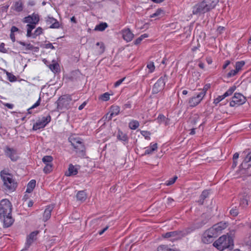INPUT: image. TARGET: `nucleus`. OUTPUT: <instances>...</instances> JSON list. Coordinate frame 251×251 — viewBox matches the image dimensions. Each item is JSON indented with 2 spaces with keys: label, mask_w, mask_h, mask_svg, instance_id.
I'll return each mask as SVG.
<instances>
[{
  "label": "nucleus",
  "mask_w": 251,
  "mask_h": 251,
  "mask_svg": "<svg viewBox=\"0 0 251 251\" xmlns=\"http://www.w3.org/2000/svg\"><path fill=\"white\" fill-rule=\"evenodd\" d=\"M218 0H204L193 7V14H204L215 8L218 3Z\"/></svg>",
  "instance_id": "obj_1"
},
{
  "label": "nucleus",
  "mask_w": 251,
  "mask_h": 251,
  "mask_svg": "<svg viewBox=\"0 0 251 251\" xmlns=\"http://www.w3.org/2000/svg\"><path fill=\"white\" fill-rule=\"evenodd\" d=\"M213 245L220 251L226 249L232 250L234 246L233 239L231 236L224 235L215 241Z\"/></svg>",
  "instance_id": "obj_2"
},
{
  "label": "nucleus",
  "mask_w": 251,
  "mask_h": 251,
  "mask_svg": "<svg viewBox=\"0 0 251 251\" xmlns=\"http://www.w3.org/2000/svg\"><path fill=\"white\" fill-rule=\"evenodd\" d=\"M0 177L3 181L4 186L8 190L14 191L16 189L17 183L13 179L11 174L7 173L6 171L3 170L0 172Z\"/></svg>",
  "instance_id": "obj_3"
},
{
  "label": "nucleus",
  "mask_w": 251,
  "mask_h": 251,
  "mask_svg": "<svg viewBox=\"0 0 251 251\" xmlns=\"http://www.w3.org/2000/svg\"><path fill=\"white\" fill-rule=\"evenodd\" d=\"M12 212V205L9 201L3 199L0 202V219Z\"/></svg>",
  "instance_id": "obj_4"
},
{
  "label": "nucleus",
  "mask_w": 251,
  "mask_h": 251,
  "mask_svg": "<svg viewBox=\"0 0 251 251\" xmlns=\"http://www.w3.org/2000/svg\"><path fill=\"white\" fill-rule=\"evenodd\" d=\"M72 100V98L71 95H66L61 96L57 101V108L58 109L68 108Z\"/></svg>",
  "instance_id": "obj_5"
},
{
  "label": "nucleus",
  "mask_w": 251,
  "mask_h": 251,
  "mask_svg": "<svg viewBox=\"0 0 251 251\" xmlns=\"http://www.w3.org/2000/svg\"><path fill=\"white\" fill-rule=\"evenodd\" d=\"M245 65V62L244 61H240L236 62L235 65H234L235 69L230 70L229 72L226 73V77L227 78H229L236 75L239 72H240L243 70V68L244 67Z\"/></svg>",
  "instance_id": "obj_6"
},
{
  "label": "nucleus",
  "mask_w": 251,
  "mask_h": 251,
  "mask_svg": "<svg viewBox=\"0 0 251 251\" xmlns=\"http://www.w3.org/2000/svg\"><path fill=\"white\" fill-rule=\"evenodd\" d=\"M51 117L50 115L42 117L33 126V129L37 130L40 128H44L50 122Z\"/></svg>",
  "instance_id": "obj_7"
},
{
  "label": "nucleus",
  "mask_w": 251,
  "mask_h": 251,
  "mask_svg": "<svg viewBox=\"0 0 251 251\" xmlns=\"http://www.w3.org/2000/svg\"><path fill=\"white\" fill-rule=\"evenodd\" d=\"M245 101L246 98L243 95L240 93H235L229 104L230 106L234 107L243 104Z\"/></svg>",
  "instance_id": "obj_8"
},
{
  "label": "nucleus",
  "mask_w": 251,
  "mask_h": 251,
  "mask_svg": "<svg viewBox=\"0 0 251 251\" xmlns=\"http://www.w3.org/2000/svg\"><path fill=\"white\" fill-rule=\"evenodd\" d=\"M74 151L80 156L85 155V147L83 142H71Z\"/></svg>",
  "instance_id": "obj_9"
},
{
  "label": "nucleus",
  "mask_w": 251,
  "mask_h": 251,
  "mask_svg": "<svg viewBox=\"0 0 251 251\" xmlns=\"http://www.w3.org/2000/svg\"><path fill=\"white\" fill-rule=\"evenodd\" d=\"M217 236L216 233L214 231V229L210 228L207 230L203 237L202 240L204 243L208 244L212 242L213 238Z\"/></svg>",
  "instance_id": "obj_10"
},
{
  "label": "nucleus",
  "mask_w": 251,
  "mask_h": 251,
  "mask_svg": "<svg viewBox=\"0 0 251 251\" xmlns=\"http://www.w3.org/2000/svg\"><path fill=\"white\" fill-rule=\"evenodd\" d=\"M204 97V92L199 93L195 96L191 98L189 100V104L190 107H195L198 105Z\"/></svg>",
  "instance_id": "obj_11"
},
{
  "label": "nucleus",
  "mask_w": 251,
  "mask_h": 251,
  "mask_svg": "<svg viewBox=\"0 0 251 251\" xmlns=\"http://www.w3.org/2000/svg\"><path fill=\"white\" fill-rule=\"evenodd\" d=\"M4 152L5 155L9 157L12 161H16L19 158L17 151L16 149L7 146L5 147Z\"/></svg>",
  "instance_id": "obj_12"
},
{
  "label": "nucleus",
  "mask_w": 251,
  "mask_h": 251,
  "mask_svg": "<svg viewBox=\"0 0 251 251\" xmlns=\"http://www.w3.org/2000/svg\"><path fill=\"white\" fill-rule=\"evenodd\" d=\"M40 21V17L38 14L33 13L30 15L24 18L23 22L30 24L37 25Z\"/></svg>",
  "instance_id": "obj_13"
},
{
  "label": "nucleus",
  "mask_w": 251,
  "mask_h": 251,
  "mask_svg": "<svg viewBox=\"0 0 251 251\" xmlns=\"http://www.w3.org/2000/svg\"><path fill=\"white\" fill-rule=\"evenodd\" d=\"M165 85V82L164 79L159 78L153 85L152 92L154 94L157 93L164 88Z\"/></svg>",
  "instance_id": "obj_14"
},
{
  "label": "nucleus",
  "mask_w": 251,
  "mask_h": 251,
  "mask_svg": "<svg viewBox=\"0 0 251 251\" xmlns=\"http://www.w3.org/2000/svg\"><path fill=\"white\" fill-rule=\"evenodd\" d=\"M120 110V107L117 105L111 106L109 112L106 115V119L110 120L112 117L119 114Z\"/></svg>",
  "instance_id": "obj_15"
},
{
  "label": "nucleus",
  "mask_w": 251,
  "mask_h": 251,
  "mask_svg": "<svg viewBox=\"0 0 251 251\" xmlns=\"http://www.w3.org/2000/svg\"><path fill=\"white\" fill-rule=\"evenodd\" d=\"M46 22L50 28H58L59 27V22L56 19L52 17H48L46 18Z\"/></svg>",
  "instance_id": "obj_16"
},
{
  "label": "nucleus",
  "mask_w": 251,
  "mask_h": 251,
  "mask_svg": "<svg viewBox=\"0 0 251 251\" xmlns=\"http://www.w3.org/2000/svg\"><path fill=\"white\" fill-rule=\"evenodd\" d=\"M122 34L124 39L127 42L131 41L134 37V34L128 28L123 30Z\"/></svg>",
  "instance_id": "obj_17"
},
{
  "label": "nucleus",
  "mask_w": 251,
  "mask_h": 251,
  "mask_svg": "<svg viewBox=\"0 0 251 251\" xmlns=\"http://www.w3.org/2000/svg\"><path fill=\"white\" fill-rule=\"evenodd\" d=\"M158 148V144L156 142L151 143L149 146L145 148L144 154H149L156 151Z\"/></svg>",
  "instance_id": "obj_18"
},
{
  "label": "nucleus",
  "mask_w": 251,
  "mask_h": 251,
  "mask_svg": "<svg viewBox=\"0 0 251 251\" xmlns=\"http://www.w3.org/2000/svg\"><path fill=\"white\" fill-rule=\"evenodd\" d=\"M2 218L3 219V225L5 227H8L10 226L13 223L14 220L10 214H7L6 216H2Z\"/></svg>",
  "instance_id": "obj_19"
},
{
  "label": "nucleus",
  "mask_w": 251,
  "mask_h": 251,
  "mask_svg": "<svg viewBox=\"0 0 251 251\" xmlns=\"http://www.w3.org/2000/svg\"><path fill=\"white\" fill-rule=\"evenodd\" d=\"M54 208L53 205H50L46 207L43 215V221L46 222L50 217L51 213Z\"/></svg>",
  "instance_id": "obj_20"
},
{
  "label": "nucleus",
  "mask_w": 251,
  "mask_h": 251,
  "mask_svg": "<svg viewBox=\"0 0 251 251\" xmlns=\"http://www.w3.org/2000/svg\"><path fill=\"white\" fill-rule=\"evenodd\" d=\"M185 234L181 231H175L173 232H167L162 235L164 238H169L171 237H176V238H180L183 236Z\"/></svg>",
  "instance_id": "obj_21"
},
{
  "label": "nucleus",
  "mask_w": 251,
  "mask_h": 251,
  "mask_svg": "<svg viewBox=\"0 0 251 251\" xmlns=\"http://www.w3.org/2000/svg\"><path fill=\"white\" fill-rule=\"evenodd\" d=\"M227 227V224L224 222H220L216 225H214L212 229L216 233L221 232L222 230L225 229Z\"/></svg>",
  "instance_id": "obj_22"
},
{
  "label": "nucleus",
  "mask_w": 251,
  "mask_h": 251,
  "mask_svg": "<svg viewBox=\"0 0 251 251\" xmlns=\"http://www.w3.org/2000/svg\"><path fill=\"white\" fill-rule=\"evenodd\" d=\"M155 121L158 124H164L165 126H167L169 124V119L163 114H159Z\"/></svg>",
  "instance_id": "obj_23"
},
{
  "label": "nucleus",
  "mask_w": 251,
  "mask_h": 251,
  "mask_svg": "<svg viewBox=\"0 0 251 251\" xmlns=\"http://www.w3.org/2000/svg\"><path fill=\"white\" fill-rule=\"evenodd\" d=\"M38 233V231H35L31 232L27 237L26 240V244L27 247H29V246L31 244V243L33 242V241L35 240L36 238V236Z\"/></svg>",
  "instance_id": "obj_24"
},
{
  "label": "nucleus",
  "mask_w": 251,
  "mask_h": 251,
  "mask_svg": "<svg viewBox=\"0 0 251 251\" xmlns=\"http://www.w3.org/2000/svg\"><path fill=\"white\" fill-rule=\"evenodd\" d=\"M78 173L77 169L75 168L72 164H70L68 172L65 173V176H70L76 175Z\"/></svg>",
  "instance_id": "obj_25"
},
{
  "label": "nucleus",
  "mask_w": 251,
  "mask_h": 251,
  "mask_svg": "<svg viewBox=\"0 0 251 251\" xmlns=\"http://www.w3.org/2000/svg\"><path fill=\"white\" fill-rule=\"evenodd\" d=\"M209 195V192L208 190H205L203 191L200 196V200L198 201L199 204L202 205L204 203V200L208 197Z\"/></svg>",
  "instance_id": "obj_26"
},
{
  "label": "nucleus",
  "mask_w": 251,
  "mask_h": 251,
  "mask_svg": "<svg viewBox=\"0 0 251 251\" xmlns=\"http://www.w3.org/2000/svg\"><path fill=\"white\" fill-rule=\"evenodd\" d=\"M76 197L78 201H84L86 199L87 195L84 191H80L78 192Z\"/></svg>",
  "instance_id": "obj_27"
},
{
  "label": "nucleus",
  "mask_w": 251,
  "mask_h": 251,
  "mask_svg": "<svg viewBox=\"0 0 251 251\" xmlns=\"http://www.w3.org/2000/svg\"><path fill=\"white\" fill-rule=\"evenodd\" d=\"M14 10L17 12H21L23 10V4L22 1L20 0L15 2L14 6Z\"/></svg>",
  "instance_id": "obj_28"
},
{
  "label": "nucleus",
  "mask_w": 251,
  "mask_h": 251,
  "mask_svg": "<svg viewBox=\"0 0 251 251\" xmlns=\"http://www.w3.org/2000/svg\"><path fill=\"white\" fill-rule=\"evenodd\" d=\"M164 15V13L163 10L161 9H158L155 13L150 15L151 18H156L159 19L163 17Z\"/></svg>",
  "instance_id": "obj_29"
},
{
  "label": "nucleus",
  "mask_w": 251,
  "mask_h": 251,
  "mask_svg": "<svg viewBox=\"0 0 251 251\" xmlns=\"http://www.w3.org/2000/svg\"><path fill=\"white\" fill-rule=\"evenodd\" d=\"M36 185V181L34 179L31 180L27 185V188L26 192L30 193H31L33 189L35 188Z\"/></svg>",
  "instance_id": "obj_30"
},
{
  "label": "nucleus",
  "mask_w": 251,
  "mask_h": 251,
  "mask_svg": "<svg viewBox=\"0 0 251 251\" xmlns=\"http://www.w3.org/2000/svg\"><path fill=\"white\" fill-rule=\"evenodd\" d=\"M36 25L33 24H28L26 25L27 29L26 36L27 37H31L32 35V30L35 28Z\"/></svg>",
  "instance_id": "obj_31"
},
{
  "label": "nucleus",
  "mask_w": 251,
  "mask_h": 251,
  "mask_svg": "<svg viewBox=\"0 0 251 251\" xmlns=\"http://www.w3.org/2000/svg\"><path fill=\"white\" fill-rule=\"evenodd\" d=\"M139 126V123L137 120H132L128 124L129 127L132 130L136 129Z\"/></svg>",
  "instance_id": "obj_32"
},
{
  "label": "nucleus",
  "mask_w": 251,
  "mask_h": 251,
  "mask_svg": "<svg viewBox=\"0 0 251 251\" xmlns=\"http://www.w3.org/2000/svg\"><path fill=\"white\" fill-rule=\"evenodd\" d=\"M201 221L200 224V226H202L208 222L210 219V215L206 213H203L201 215Z\"/></svg>",
  "instance_id": "obj_33"
},
{
  "label": "nucleus",
  "mask_w": 251,
  "mask_h": 251,
  "mask_svg": "<svg viewBox=\"0 0 251 251\" xmlns=\"http://www.w3.org/2000/svg\"><path fill=\"white\" fill-rule=\"evenodd\" d=\"M107 26V24L106 23H102L96 25L95 30L102 31L104 30Z\"/></svg>",
  "instance_id": "obj_34"
},
{
  "label": "nucleus",
  "mask_w": 251,
  "mask_h": 251,
  "mask_svg": "<svg viewBox=\"0 0 251 251\" xmlns=\"http://www.w3.org/2000/svg\"><path fill=\"white\" fill-rule=\"evenodd\" d=\"M53 161V157L50 155H46L43 157L42 161L45 164H50Z\"/></svg>",
  "instance_id": "obj_35"
},
{
  "label": "nucleus",
  "mask_w": 251,
  "mask_h": 251,
  "mask_svg": "<svg viewBox=\"0 0 251 251\" xmlns=\"http://www.w3.org/2000/svg\"><path fill=\"white\" fill-rule=\"evenodd\" d=\"M18 43L25 47V50H32L34 48V47L33 45H32L30 43H26L25 42H22V41H18Z\"/></svg>",
  "instance_id": "obj_36"
},
{
  "label": "nucleus",
  "mask_w": 251,
  "mask_h": 251,
  "mask_svg": "<svg viewBox=\"0 0 251 251\" xmlns=\"http://www.w3.org/2000/svg\"><path fill=\"white\" fill-rule=\"evenodd\" d=\"M96 46L98 47V48L97 50L99 53L101 54L104 52V46L102 42L97 43Z\"/></svg>",
  "instance_id": "obj_37"
},
{
  "label": "nucleus",
  "mask_w": 251,
  "mask_h": 251,
  "mask_svg": "<svg viewBox=\"0 0 251 251\" xmlns=\"http://www.w3.org/2000/svg\"><path fill=\"white\" fill-rule=\"evenodd\" d=\"M42 33L43 29L41 27H38L35 29L31 37H32L33 38H35L37 36H39Z\"/></svg>",
  "instance_id": "obj_38"
},
{
  "label": "nucleus",
  "mask_w": 251,
  "mask_h": 251,
  "mask_svg": "<svg viewBox=\"0 0 251 251\" xmlns=\"http://www.w3.org/2000/svg\"><path fill=\"white\" fill-rule=\"evenodd\" d=\"M147 68L148 69V73H152L154 71L155 66L154 63L152 61H150L148 63Z\"/></svg>",
  "instance_id": "obj_39"
},
{
  "label": "nucleus",
  "mask_w": 251,
  "mask_h": 251,
  "mask_svg": "<svg viewBox=\"0 0 251 251\" xmlns=\"http://www.w3.org/2000/svg\"><path fill=\"white\" fill-rule=\"evenodd\" d=\"M236 90V86H233L230 87L226 92L224 95V96L226 98L230 95H231L234 91Z\"/></svg>",
  "instance_id": "obj_40"
},
{
  "label": "nucleus",
  "mask_w": 251,
  "mask_h": 251,
  "mask_svg": "<svg viewBox=\"0 0 251 251\" xmlns=\"http://www.w3.org/2000/svg\"><path fill=\"white\" fill-rule=\"evenodd\" d=\"M148 37V35L147 34H143L142 35H141L139 38H138L134 42V43L136 45H138L140 43V42H141V41L145 38H147Z\"/></svg>",
  "instance_id": "obj_41"
},
{
  "label": "nucleus",
  "mask_w": 251,
  "mask_h": 251,
  "mask_svg": "<svg viewBox=\"0 0 251 251\" xmlns=\"http://www.w3.org/2000/svg\"><path fill=\"white\" fill-rule=\"evenodd\" d=\"M117 137L119 140L122 141H125L126 140V135L120 131H118Z\"/></svg>",
  "instance_id": "obj_42"
},
{
  "label": "nucleus",
  "mask_w": 251,
  "mask_h": 251,
  "mask_svg": "<svg viewBox=\"0 0 251 251\" xmlns=\"http://www.w3.org/2000/svg\"><path fill=\"white\" fill-rule=\"evenodd\" d=\"M52 165L50 164H47L43 169V171L46 174H48L50 173L52 171Z\"/></svg>",
  "instance_id": "obj_43"
},
{
  "label": "nucleus",
  "mask_w": 251,
  "mask_h": 251,
  "mask_svg": "<svg viewBox=\"0 0 251 251\" xmlns=\"http://www.w3.org/2000/svg\"><path fill=\"white\" fill-rule=\"evenodd\" d=\"M40 101H41V98H39L38 99V100L32 106H31L30 108H29L27 109L28 113L30 114L31 113L30 110L31 109L35 108L37 107V106H38L40 104Z\"/></svg>",
  "instance_id": "obj_44"
},
{
  "label": "nucleus",
  "mask_w": 251,
  "mask_h": 251,
  "mask_svg": "<svg viewBox=\"0 0 251 251\" xmlns=\"http://www.w3.org/2000/svg\"><path fill=\"white\" fill-rule=\"evenodd\" d=\"M157 251H172V249L169 248L166 245H161L158 247Z\"/></svg>",
  "instance_id": "obj_45"
},
{
  "label": "nucleus",
  "mask_w": 251,
  "mask_h": 251,
  "mask_svg": "<svg viewBox=\"0 0 251 251\" xmlns=\"http://www.w3.org/2000/svg\"><path fill=\"white\" fill-rule=\"evenodd\" d=\"M225 98L226 97L224 96V95L219 96L214 100L213 103L215 104H217Z\"/></svg>",
  "instance_id": "obj_46"
},
{
  "label": "nucleus",
  "mask_w": 251,
  "mask_h": 251,
  "mask_svg": "<svg viewBox=\"0 0 251 251\" xmlns=\"http://www.w3.org/2000/svg\"><path fill=\"white\" fill-rule=\"evenodd\" d=\"M79 140V137L75 134L71 135L69 138V141H80Z\"/></svg>",
  "instance_id": "obj_47"
},
{
  "label": "nucleus",
  "mask_w": 251,
  "mask_h": 251,
  "mask_svg": "<svg viewBox=\"0 0 251 251\" xmlns=\"http://www.w3.org/2000/svg\"><path fill=\"white\" fill-rule=\"evenodd\" d=\"M58 67L59 66L57 64H52L50 65V69L53 72H57Z\"/></svg>",
  "instance_id": "obj_48"
},
{
  "label": "nucleus",
  "mask_w": 251,
  "mask_h": 251,
  "mask_svg": "<svg viewBox=\"0 0 251 251\" xmlns=\"http://www.w3.org/2000/svg\"><path fill=\"white\" fill-rule=\"evenodd\" d=\"M100 99L103 101H107L110 99V95L108 93H105L101 95Z\"/></svg>",
  "instance_id": "obj_49"
},
{
  "label": "nucleus",
  "mask_w": 251,
  "mask_h": 251,
  "mask_svg": "<svg viewBox=\"0 0 251 251\" xmlns=\"http://www.w3.org/2000/svg\"><path fill=\"white\" fill-rule=\"evenodd\" d=\"M166 203L168 206H173L174 204V200L171 198H168Z\"/></svg>",
  "instance_id": "obj_50"
},
{
  "label": "nucleus",
  "mask_w": 251,
  "mask_h": 251,
  "mask_svg": "<svg viewBox=\"0 0 251 251\" xmlns=\"http://www.w3.org/2000/svg\"><path fill=\"white\" fill-rule=\"evenodd\" d=\"M177 177L176 176H175L173 178H172L171 179H170L169 180H168L167 183H166V185L167 186H169V185H171L173 184H174L175 181H176V180L177 179Z\"/></svg>",
  "instance_id": "obj_51"
},
{
  "label": "nucleus",
  "mask_w": 251,
  "mask_h": 251,
  "mask_svg": "<svg viewBox=\"0 0 251 251\" xmlns=\"http://www.w3.org/2000/svg\"><path fill=\"white\" fill-rule=\"evenodd\" d=\"M141 134L143 136L145 137V139L146 140H150V133L147 131H142L141 132Z\"/></svg>",
  "instance_id": "obj_52"
},
{
  "label": "nucleus",
  "mask_w": 251,
  "mask_h": 251,
  "mask_svg": "<svg viewBox=\"0 0 251 251\" xmlns=\"http://www.w3.org/2000/svg\"><path fill=\"white\" fill-rule=\"evenodd\" d=\"M230 214L233 217L237 216L238 214V211L236 208H233L230 210Z\"/></svg>",
  "instance_id": "obj_53"
},
{
  "label": "nucleus",
  "mask_w": 251,
  "mask_h": 251,
  "mask_svg": "<svg viewBox=\"0 0 251 251\" xmlns=\"http://www.w3.org/2000/svg\"><path fill=\"white\" fill-rule=\"evenodd\" d=\"M0 52L5 53L7 52V50L5 48V44L3 43L0 44Z\"/></svg>",
  "instance_id": "obj_54"
},
{
  "label": "nucleus",
  "mask_w": 251,
  "mask_h": 251,
  "mask_svg": "<svg viewBox=\"0 0 251 251\" xmlns=\"http://www.w3.org/2000/svg\"><path fill=\"white\" fill-rule=\"evenodd\" d=\"M231 63V62L230 60H226L224 64L223 65L222 68L223 70H225Z\"/></svg>",
  "instance_id": "obj_55"
},
{
  "label": "nucleus",
  "mask_w": 251,
  "mask_h": 251,
  "mask_svg": "<svg viewBox=\"0 0 251 251\" xmlns=\"http://www.w3.org/2000/svg\"><path fill=\"white\" fill-rule=\"evenodd\" d=\"M125 77H124L117 81L114 84V86L115 87H117L119 86H120L122 84V83L125 80Z\"/></svg>",
  "instance_id": "obj_56"
},
{
  "label": "nucleus",
  "mask_w": 251,
  "mask_h": 251,
  "mask_svg": "<svg viewBox=\"0 0 251 251\" xmlns=\"http://www.w3.org/2000/svg\"><path fill=\"white\" fill-rule=\"evenodd\" d=\"M7 75L9 77V80L10 81L12 82L16 80L15 76L14 75H11L10 73H8Z\"/></svg>",
  "instance_id": "obj_57"
},
{
  "label": "nucleus",
  "mask_w": 251,
  "mask_h": 251,
  "mask_svg": "<svg viewBox=\"0 0 251 251\" xmlns=\"http://www.w3.org/2000/svg\"><path fill=\"white\" fill-rule=\"evenodd\" d=\"M245 161L247 163L251 162V152L247 155L245 159Z\"/></svg>",
  "instance_id": "obj_58"
},
{
  "label": "nucleus",
  "mask_w": 251,
  "mask_h": 251,
  "mask_svg": "<svg viewBox=\"0 0 251 251\" xmlns=\"http://www.w3.org/2000/svg\"><path fill=\"white\" fill-rule=\"evenodd\" d=\"M45 48L46 49H51L52 50L55 49V48L50 43H49L45 45Z\"/></svg>",
  "instance_id": "obj_59"
},
{
  "label": "nucleus",
  "mask_w": 251,
  "mask_h": 251,
  "mask_svg": "<svg viewBox=\"0 0 251 251\" xmlns=\"http://www.w3.org/2000/svg\"><path fill=\"white\" fill-rule=\"evenodd\" d=\"M241 204L243 205H247L248 204V200L246 198H243L241 201Z\"/></svg>",
  "instance_id": "obj_60"
},
{
  "label": "nucleus",
  "mask_w": 251,
  "mask_h": 251,
  "mask_svg": "<svg viewBox=\"0 0 251 251\" xmlns=\"http://www.w3.org/2000/svg\"><path fill=\"white\" fill-rule=\"evenodd\" d=\"M87 101H84L79 107H78V110H82L84 107L86 106V105L87 104Z\"/></svg>",
  "instance_id": "obj_61"
},
{
  "label": "nucleus",
  "mask_w": 251,
  "mask_h": 251,
  "mask_svg": "<svg viewBox=\"0 0 251 251\" xmlns=\"http://www.w3.org/2000/svg\"><path fill=\"white\" fill-rule=\"evenodd\" d=\"M18 31H19V29L17 27H16L15 26H12L11 27V33H14V32Z\"/></svg>",
  "instance_id": "obj_62"
},
{
  "label": "nucleus",
  "mask_w": 251,
  "mask_h": 251,
  "mask_svg": "<svg viewBox=\"0 0 251 251\" xmlns=\"http://www.w3.org/2000/svg\"><path fill=\"white\" fill-rule=\"evenodd\" d=\"M208 88H209L208 86H207V85L204 86L203 88L201 90V91L200 93H203V92H204V96H205V94H206V91H207V90Z\"/></svg>",
  "instance_id": "obj_63"
},
{
  "label": "nucleus",
  "mask_w": 251,
  "mask_h": 251,
  "mask_svg": "<svg viewBox=\"0 0 251 251\" xmlns=\"http://www.w3.org/2000/svg\"><path fill=\"white\" fill-rule=\"evenodd\" d=\"M4 105L8 108L9 109H13L14 107V105L13 104L9 103H6L4 104Z\"/></svg>",
  "instance_id": "obj_64"
}]
</instances>
